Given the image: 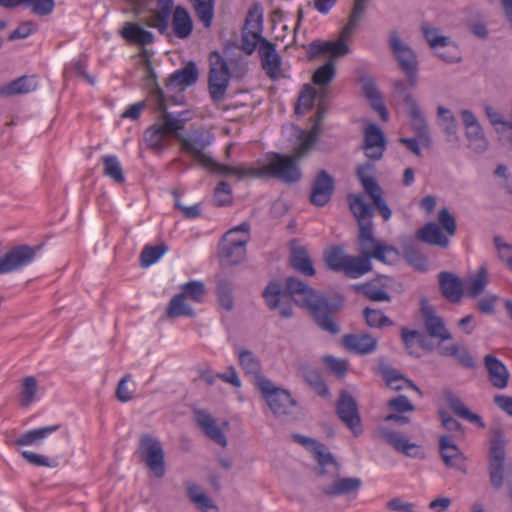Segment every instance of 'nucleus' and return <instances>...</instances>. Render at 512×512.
Masks as SVG:
<instances>
[{"label":"nucleus","instance_id":"nucleus-51","mask_svg":"<svg viewBox=\"0 0 512 512\" xmlns=\"http://www.w3.org/2000/svg\"><path fill=\"white\" fill-rule=\"evenodd\" d=\"M190 2L198 19L204 27L209 28L214 16V0H190Z\"/></svg>","mask_w":512,"mask_h":512},{"label":"nucleus","instance_id":"nucleus-10","mask_svg":"<svg viewBox=\"0 0 512 512\" xmlns=\"http://www.w3.org/2000/svg\"><path fill=\"white\" fill-rule=\"evenodd\" d=\"M177 140L180 142L182 150L209 172L222 173L224 171V165L204 153L208 143L201 135L194 134L188 137L177 135Z\"/></svg>","mask_w":512,"mask_h":512},{"label":"nucleus","instance_id":"nucleus-7","mask_svg":"<svg viewBox=\"0 0 512 512\" xmlns=\"http://www.w3.org/2000/svg\"><path fill=\"white\" fill-rule=\"evenodd\" d=\"M294 442L300 444L313 453L318 466L316 468L317 476H324L326 473L336 475L338 472V463L333 458L328 448L318 442L316 439L304 436L298 433L292 434Z\"/></svg>","mask_w":512,"mask_h":512},{"label":"nucleus","instance_id":"nucleus-8","mask_svg":"<svg viewBox=\"0 0 512 512\" xmlns=\"http://www.w3.org/2000/svg\"><path fill=\"white\" fill-rule=\"evenodd\" d=\"M389 46L392 53L401 68L405 73L411 87L417 84V56L413 49L404 43L396 32H391L389 35Z\"/></svg>","mask_w":512,"mask_h":512},{"label":"nucleus","instance_id":"nucleus-35","mask_svg":"<svg viewBox=\"0 0 512 512\" xmlns=\"http://www.w3.org/2000/svg\"><path fill=\"white\" fill-rule=\"evenodd\" d=\"M59 425H51L28 430L16 438L13 442L15 446H38L43 439L59 429Z\"/></svg>","mask_w":512,"mask_h":512},{"label":"nucleus","instance_id":"nucleus-3","mask_svg":"<svg viewBox=\"0 0 512 512\" xmlns=\"http://www.w3.org/2000/svg\"><path fill=\"white\" fill-rule=\"evenodd\" d=\"M348 203L359 226L358 247L360 255L368 258L369 261L376 259L382 263H388V257L395 254L396 250L374 237L372 223L373 207L365 202L360 194L349 195Z\"/></svg>","mask_w":512,"mask_h":512},{"label":"nucleus","instance_id":"nucleus-40","mask_svg":"<svg viewBox=\"0 0 512 512\" xmlns=\"http://www.w3.org/2000/svg\"><path fill=\"white\" fill-rule=\"evenodd\" d=\"M488 281V269L486 266H481L475 275L470 276L465 280V282H463L464 291L467 296L474 298L484 291Z\"/></svg>","mask_w":512,"mask_h":512},{"label":"nucleus","instance_id":"nucleus-12","mask_svg":"<svg viewBox=\"0 0 512 512\" xmlns=\"http://www.w3.org/2000/svg\"><path fill=\"white\" fill-rule=\"evenodd\" d=\"M321 479V492L327 497H338L357 493L362 485L360 478L340 477L339 471L336 475L326 473L324 476H318Z\"/></svg>","mask_w":512,"mask_h":512},{"label":"nucleus","instance_id":"nucleus-41","mask_svg":"<svg viewBox=\"0 0 512 512\" xmlns=\"http://www.w3.org/2000/svg\"><path fill=\"white\" fill-rule=\"evenodd\" d=\"M381 374L386 382V385L392 390L399 391L409 387L421 394L419 388L411 380L406 379L397 370L389 366H382Z\"/></svg>","mask_w":512,"mask_h":512},{"label":"nucleus","instance_id":"nucleus-42","mask_svg":"<svg viewBox=\"0 0 512 512\" xmlns=\"http://www.w3.org/2000/svg\"><path fill=\"white\" fill-rule=\"evenodd\" d=\"M188 301L181 293L174 295L166 310L167 318L194 317L195 312Z\"/></svg>","mask_w":512,"mask_h":512},{"label":"nucleus","instance_id":"nucleus-57","mask_svg":"<svg viewBox=\"0 0 512 512\" xmlns=\"http://www.w3.org/2000/svg\"><path fill=\"white\" fill-rule=\"evenodd\" d=\"M349 255L339 247H332L325 256L328 267L333 271H344Z\"/></svg>","mask_w":512,"mask_h":512},{"label":"nucleus","instance_id":"nucleus-14","mask_svg":"<svg viewBox=\"0 0 512 512\" xmlns=\"http://www.w3.org/2000/svg\"><path fill=\"white\" fill-rule=\"evenodd\" d=\"M36 255L34 248L28 245H18L0 255V275L19 270L30 264Z\"/></svg>","mask_w":512,"mask_h":512},{"label":"nucleus","instance_id":"nucleus-13","mask_svg":"<svg viewBox=\"0 0 512 512\" xmlns=\"http://www.w3.org/2000/svg\"><path fill=\"white\" fill-rule=\"evenodd\" d=\"M208 91L214 103L224 100V56L218 51L209 55Z\"/></svg>","mask_w":512,"mask_h":512},{"label":"nucleus","instance_id":"nucleus-25","mask_svg":"<svg viewBox=\"0 0 512 512\" xmlns=\"http://www.w3.org/2000/svg\"><path fill=\"white\" fill-rule=\"evenodd\" d=\"M342 344L349 352L366 355L376 350L377 339L367 333L348 334L342 337Z\"/></svg>","mask_w":512,"mask_h":512},{"label":"nucleus","instance_id":"nucleus-59","mask_svg":"<svg viewBox=\"0 0 512 512\" xmlns=\"http://www.w3.org/2000/svg\"><path fill=\"white\" fill-rule=\"evenodd\" d=\"M366 323L372 328H381L384 326H391L392 321L378 309L366 308L364 310Z\"/></svg>","mask_w":512,"mask_h":512},{"label":"nucleus","instance_id":"nucleus-27","mask_svg":"<svg viewBox=\"0 0 512 512\" xmlns=\"http://www.w3.org/2000/svg\"><path fill=\"white\" fill-rule=\"evenodd\" d=\"M417 238L429 245L447 248L449 237L442 230L439 224L429 222L417 231Z\"/></svg>","mask_w":512,"mask_h":512},{"label":"nucleus","instance_id":"nucleus-33","mask_svg":"<svg viewBox=\"0 0 512 512\" xmlns=\"http://www.w3.org/2000/svg\"><path fill=\"white\" fill-rule=\"evenodd\" d=\"M172 29L177 38L186 39L193 31V21L188 11L182 7L177 6L172 15Z\"/></svg>","mask_w":512,"mask_h":512},{"label":"nucleus","instance_id":"nucleus-43","mask_svg":"<svg viewBox=\"0 0 512 512\" xmlns=\"http://www.w3.org/2000/svg\"><path fill=\"white\" fill-rule=\"evenodd\" d=\"M291 265L294 269L307 276L315 275V269L304 247H294L290 258Z\"/></svg>","mask_w":512,"mask_h":512},{"label":"nucleus","instance_id":"nucleus-46","mask_svg":"<svg viewBox=\"0 0 512 512\" xmlns=\"http://www.w3.org/2000/svg\"><path fill=\"white\" fill-rule=\"evenodd\" d=\"M103 163V175L112 179L117 184L125 182L122 165L115 155H106L101 158Z\"/></svg>","mask_w":512,"mask_h":512},{"label":"nucleus","instance_id":"nucleus-60","mask_svg":"<svg viewBox=\"0 0 512 512\" xmlns=\"http://www.w3.org/2000/svg\"><path fill=\"white\" fill-rule=\"evenodd\" d=\"M325 113H326V107L324 105V99L320 98V103L318 105L317 112H316L315 118L313 120L314 121L313 125L308 132H302L301 137H300L301 141L308 140L309 136H311L312 133L315 132L313 144L315 143L317 137L319 136V134L322 130V120L324 118Z\"/></svg>","mask_w":512,"mask_h":512},{"label":"nucleus","instance_id":"nucleus-11","mask_svg":"<svg viewBox=\"0 0 512 512\" xmlns=\"http://www.w3.org/2000/svg\"><path fill=\"white\" fill-rule=\"evenodd\" d=\"M150 95L156 101V110L161 112L159 122L153 125L156 126V129L159 130L164 139L170 135H175L177 138V135H180L178 132L184 129L185 120L175 117L172 113L167 111L165 94L158 85H155Z\"/></svg>","mask_w":512,"mask_h":512},{"label":"nucleus","instance_id":"nucleus-23","mask_svg":"<svg viewBox=\"0 0 512 512\" xmlns=\"http://www.w3.org/2000/svg\"><path fill=\"white\" fill-rule=\"evenodd\" d=\"M199 79V70L194 61H189L183 68L174 71L166 80V88L182 89L191 87L197 83Z\"/></svg>","mask_w":512,"mask_h":512},{"label":"nucleus","instance_id":"nucleus-45","mask_svg":"<svg viewBox=\"0 0 512 512\" xmlns=\"http://www.w3.org/2000/svg\"><path fill=\"white\" fill-rule=\"evenodd\" d=\"M437 116H438V124L448 137V140H453L457 138V120L454 114L448 108L443 106L437 107Z\"/></svg>","mask_w":512,"mask_h":512},{"label":"nucleus","instance_id":"nucleus-52","mask_svg":"<svg viewBox=\"0 0 512 512\" xmlns=\"http://www.w3.org/2000/svg\"><path fill=\"white\" fill-rule=\"evenodd\" d=\"M373 169V165L369 163L363 164L357 168V177L368 195H371L381 189L377 181L372 176Z\"/></svg>","mask_w":512,"mask_h":512},{"label":"nucleus","instance_id":"nucleus-37","mask_svg":"<svg viewBox=\"0 0 512 512\" xmlns=\"http://www.w3.org/2000/svg\"><path fill=\"white\" fill-rule=\"evenodd\" d=\"M37 88V81L34 76H21L0 88V94L13 96L27 94Z\"/></svg>","mask_w":512,"mask_h":512},{"label":"nucleus","instance_id":"nucleus-16","mask_svg":"<svg viewBox=\"0 0 512 512\" xmlns=\"http://www.w3.org/2000/svg\"><path fill=\"white\" fill-rule=\"evenodd\" d=\"M460 115L465 127L468 147L476 153L485 152L489 143L484 135L482 126L474 113L470 110L464 109L460 112Z\"/></svg>","mask_w":512,"mask_h":512},{"label":"nucleus","instance_id":"nucleus-15","mask_svg":"<svg viewBox=\"0 0 512 512\" xmlns=\"http://www.w3.org/2000/svg\"><path fill=\"white\" fill-rule=\"evenodd\" d=\"M337 414L342 422L353 432L355 436L362 433L361 418L358 411V405L353 396L343 390L336 407Z\"/></svg>","mask_w":512,"mask_h":512},{"label":"nucleus","instance_id":"nucleus-31","mask_svg":"<svg viewBox=\"0 0 512 512\" xmlns=\"http://www.w3.org/2000/svg\"><path fill=\"white\" fill-rule=\"evenodd\" d=\"M484 363L493 386L499 389L505 388L508 383L509 373L504 364L493 355H486Z\"/></svg>","mask_w":512,"mask_h":512},{"label":"nucleus","instance_id":"nucleus-2","mask_svg":"<svg viewBox=\"0 0 512 512\" xmlns=\"http://www.w3.org/2000/svg\"><path fill=\"white\" fill-rule=\"evenodd\" d=\"M314 136L315 132L309 136L308 140L301 141L292 155L273 152L268 154L266 162H258L257 166L254 167L226 164V177H234L237 180L245 178H274L287 184L296 183L302 177L298 162L312 148Z\"/></svg>","mask_w":512,"mask_h":512},{"label":"nucleus","instance_id":"nucleus-49","mask_svg":"<svg viewBox=\"0 0 512 512\" xmlns=\"http://www.w3.org/2000/svg\"><path fill=\"white\" fill-rule=\"evenodd\" d=\"M168 246L161 242L155 246L146 245L140 254V265L143 268H147L156 263L166 252Z\"/></svg>","mask_w":512,"mask_h":512},{"label":"nucleus","instance_id":"nucleus-1","mask_svg":"<svg viewBox=\"0 0 512 512\" xmlns=\"http://www.w3.org/2000/svg\"><path fill=\"white\" fill-rule=\"evenodd\" d=\"M262 296L268 308L276 311L282 318L292 317V300H294L298 305L310 309L317 324L323 330L333 335L340 332L333 315L339 311L341 305L329 302L326 298L318 295L313 288L295 277L286 279V290L280 283L270 282Z\"/></svg>","mask_w":512,"mask_h":512},{"label":"nucleus","instance_id":"nucleus-21","mask_svg":"<svg viewBox=\"0 0 512 512\" xmlns=\"http://www.w3.org/2000/svg\"><path fill=\"white\" fill-rule=\"evenodd\" d=\"M334 192V179L325 170H321L312 185L310 201L322 207L326 205Z\"/></svg>","mask_w":512,"mask_h":512},{"label":"nucleus","instance_id":"nucleus-19","mask_svg":"<svg viewBox=\"0 0 512 512\" xmlns=\"http://www.w3.org/2000/svg\"><path fill=\"white\" fill-rule=\"evenodd\" d=\"M367 158L379 160L386 148V140L382 130L375 124H369L364 129V143L362 146Z\"/></svg>","mask_w":512,"mask_h":512},{"label":"nucleus","instance_id":"nucleus-53","mask_svg":"<svg viewBox=\"0 0 512 512\" xmlns=\"http://www.w3.org/2000/svg\"><path fill=\"white\" fill-rule=\"evenodd\" d=\"M505 441L500 430H495L491 438L489 464H504Z\"/></svg>","mask_w":512,"mask_h":512},{"label":"nucleus","instance_id":"nucleus-4","mask_svg":"<svg viewBox=\"0 0 512 512\" xmlns=\"http://www.w3.org/2000/svg\"><path fill=\"white\" fill-rule=\"evenodd\" d=\"M370 0H354L352 12L349 21L343 28L340 39L331 41H313L309 46V54L311 57L320 53H329L333 58L342 57L349 52V47L345 41L353 34L354 30L363 18Z\"/></svg>","mask_w":512,"mask_h":512},{"label":"nucleus","instance_id":"nucleus-64","mask_svg":"<svg viewBox=\"0 0 512 512\" xmlns=\"http://www.w3.org/2000/svg\"><path fill=\"white\" fill-rule=\"evenodd\" d=\"M421 338V333L416 330L402 329V340L410 355L419 356L418 340Z\"/></svg>","mask_w":512,"mask_h":512},{"label":"nucleus","instance_id":"nucleus-29","mask_svg":"<svg viewBox=\"0 0 512 512\" xmlns=\"http://www.w3.org/2000/svg\"><path fill=\"white\" fill-rule=\"evenodd\" d=\"M361 82L365 97L370 102L372 108L379 113L383 121H387L389 114L375 81L371 77H363Z\"/></svg>","mask_w":512,"mask_h":512},{"label":"nucleus","instance_id":"nucleus-18","mask_svg":"<svg viewBox=\"0 0 512 512\" xmlns=\"http://www.w3.org/2000/svg\"><path fill=\"white\" fill-rule=\"evenodd\" d=\"M378 433L383 440L405 456L417 459H423L425 457L423 448L417 443L410 442L401 433L386 428H380Z\"/></svg>","mask_w":512,"mask_h":512},{"label":"nucleus","instance_id":"nucleus-38","mask_svg":"<svg viewBox=\"0 0 512 512\" xmlns=\"http://www.w3.org/2000/svg\"><path fill=\"white\" fill-rule=\"evenodd\" d=\"M444 399L447 405L458 417L476 423L480 427H484V423L482 422L481 418L478 415L470 412L466 405L461 401V399L452 391H445Z\"/></svg>","mask_w":512,"mask_h":512},{"label":"nucleus","instance_id":"nucleus-5","mask_svg":"<svg viewBox=\"0 0 512 512\" xmlns=\"http://www.w3.org/2000/svg\"><path fill=\"white\" fill-rule=\"evenodd\" d=\"M257 387L270 410L277 417L294 416L297 410V403L291 394L264 376L257 377Z\"/></svg>","mask_w":512,"mask_h":512},{"label":"nucleus","instance_id":"nucleus-26","mask_svg":"<svg viewBox=\"0 0 512 512\" xmlns=\"http://www.w3.org/2000/svg\"><path fill=\"white\" fill-rule=\"evenodd\" d=\"M439 287L442 295L450 302H459L464 292L461 279L452 272H440L438 274Z\"/></svg>","mask_w":512,"mask_h":512},{"label":"nucleus","instance_id":"nucleus-20","mask_svg":"<svg viewBox=\"0 0 512 512\" xmlns=\"http://www.w3.org/2000/svg\"><path fill=\"white\" fill-rule=\"evenodd\" d=\"M259 55L265 73L272 80L279 79L283 76L281 70V58L273 43L267 39H262L260 41Z\"/></svg>","mask_w":512,"mask_h":512},{"label":"nucleus","instance_id":"nucleus-9","mask_svg":"<svg viewBox=\"0 0 512 512\" xmlns=\"http://www.w3.org/2000/svg\"><path fill=\"white\" fill-rule=\"evenodd\" d=\"M249 240L250 225L247 222L226 231V266H234L244 261Z\"/></svg>","mask_w":512,"mask_h":512},{"label":"nucleus","instance_id":"nucleus-34","mask_svg":"<svg viewBox=\"0 0 512 512\" xmlns=\"http://www.w3.org/2000/svg\"><path fill=\"white\" fill-rule=\"evenodd\" d=\"M336 75L335 65L332 59L320 66L313 74L312 81L318 86L319 98L325 99L329 89L328 85L332 82Z\"/></svg>","mask_w":512,"mask_h":512},{"label":"nucleus","instance_id":"nucleus-39","mask_svg":"<svg viewBox=\"0 0 512 512\" xmlns=\"http://www.w3.org/2000/svg\"><path fill=\"white\" fill-rule=\"evenodd\" d=\"M187 496L189 500L202 512H217L218 508L213 501L202 491L201 487L192 482H186Z\"/></svg>","mask_w":512,"mask_h":512},{"label":"nucleus","instance_id":"nucleus-50","mask_svg":"<svg viewBox=\"0 0 512 512\" xmlns=\"http://www.w3.org/2000/svg\"><path fill=\"white\" fill-rule=\"evenodd\" d=\"M171 12L170 10L158 7L150 11L145 23L149 27L157 29L161 34H164L169 27Z\"/></svg>","mask_w":512,"mask_h":512},{"label":"nucleus","instance_id":"nucleus-32","mask_svg":"<svg viewBox=\"0 0 512 512\" xmlns=\"http://www.w3.org/2000/svg\"><path fill=\"white\" fill-rule=\"evenodd\" d=\"M196 422L201 430L211 440L224 446V435L217 425L216 420L204 410H196L194 412Z\"/></svg>","mask_w":512,"mask_h":512},{"label":"nucleus","instance_id":"nucleus-48","mask_svg":"<svg viewBox=\"0 0 512 512\" xmlns=\"http://www.w3.org/2000/svg\"><path fill=\"white\" fill-rule=\"evenodd\" d=\"M240 365L247 374L255 377V384L257 385V377L260 375V361L249 350L237 349L236 350Z\"/></svg>","mask_w":512,"mask_h":512},{"label":"nucleus","instance_id":"nucleus-47","mask_svg":"<svg viewBox=\"0 0 512 512\" xmlns=\"http://www.w3.org/2000/svg\"><path fill=\"white\" fill-rule=\"evenodd\" d=\"M38 382L34 376H26L22 379L19 403L22 407L30 406L36 399Z\"/></svg>","mask_w":512,"mask_h":512},{"label":"nucleus","instance_id":"nucleus-22","mask_svg":"<svg viewBox=\"0 0 512 512\" xmlns=\"http://www.w3.org/2000/svg\"><path fill=\"white\" fill-rule=\"evenodd\" d=\"M389 281L390 279L388 277L381 276L369 282L356 285L355 290L371 301L390 302L391 297L387 292Z\"/></svg>","mask_w":512,"mask_h":512},{"label":"nucleus","instance_id":"nucleus-63","mask_svg":"<svg viewBox=\"0 0 512 512\" xmlns=\"http://www.w3.org/2000/svg\"><path fill=\"white\" fill-rule=\"evenodd\" d=\"M38 16H46L52 13L55 7L54 0H24V4Z\"/></svg>","mask_w":512,"mask_h":512},{"label":"nucleus","instance_id":"nucleus-61","mask_svg":"<svg viewBox=\"0 0 512 512\" xmlns=\"http://www.w3.org/2000/svg\"><path fill=\"white\" fill-rule=\"evenodd\" d=\"M262 30H263L262 12L258 8L250 10L246 17L243 31H248L250 33H255V34H261Z\"/></svg>","mask_w":512,"mask_h":512},{"label":"nucleus","instance_id":"nucleus-62","mask_svg":"<svg viewBox=\"0 0 512 512\" xmlns=\"http://www.w3.org/2000/svg\"><path fill=\"white\" fill-rule=\"evenodd\" d=\"M438 221L442 230L450 238L453 237L457 230V224L454 216L447 208H442L438 213Z\"/></svg>","mask_w":512,"mask_h":512},{"label":"nucleus","instance_id":"nucleus-54","mask_svg":"<svg viewBox=\"0 0 512 512\" xmlns=\"http://www.w3.org/2000/svg\"><path fill=\"white\" fill-rule=\"evenodd\" d=\"M180 293L191 302L201 303L204 300L206 289L203 282L191 280L181 286Z\"/></svg>","mask_w":512,"mask_h":512},{"label":"nucleus","instance_id":"nucleus-58","mask_svg":"<svg viewBox=\"0 0 512 512\" xmlns=\"http://www.w3.org/2000/svg\"><path fill=\"white\" fill-rule=\"evenodd\" d=\"M319 97V90H316L310 85H305L299 98L298 104L295 108L297 114H303L305 111L310 110L313 107L314 100Z\"/></svg>","mask_w":512,"mask_h":512},{"label":"nucleus","instance_id":"nucleus-56","mask_svg":"<svg viewBox=\"0 0 512 512\" xmlns=\"http://www.w3.org/2000/svg\"><path fill=\"white\" fill-rule=\"evenodd\" d=\"M300 371L307 383L314 388L319 395L326 396L328 394V387L317 370L308 366H302Z\"/></svg>","mask_w":512,"mask_h":512},{"label":"nucleus","instance_id":"nucleus-30","mask_svg":"<svg viewBox=\"0 0 512 512\" xmlns=\"http://www.w3.org/2000/svg\"><path fill=\"white\" fill-rule=\"evenodd\" d=\"M439 449L442 460L448 467H458L464 460L462 452L448 435L439 436Z\"/></svg>","mask_w":512,"mask_h":512},{"label":"nucleus","instance_id":"nucleus-17","mask_svg":"<svg viewBox=\"0 0 512 512\" xmlns=\"http://www.w3.org/2000/svg\"><path fill=\"white\" fill-rule=\"evenodd\" d=\"M404 102L407 107L409 123L412 130L415 132L417 138L423 145L430 146L431 137L429 133L428 124L417 101L413 98L411 94H406L404 97Z\"/></svg>","mask_w":512,"mask_h":512},{"label":"nucleus","instance_id":"nucleus-36","mask_svg":"<svg viewBox=\"0 0 512 512\" xmlns=\"http://www.w3.org/2000/svg\"><path fill=\"white\" fill-rule=\"evenodd\" d=\"M246 71V57L242 52L226 49V82L230 78H242Z\"/></svg>","mask_w":512,"mask_h":512},{"label":"nucleus","instance_id":"nucleus-6","mask_svg":"<svg viewBox=\"0 0 512 512\" xmlns=\"http://www.w3.org/2000/svg\"><path fill=\"white\" fill-rule=\"evenodd\" d=\"M139 456L156 478L166 473L165 453L160 440L150 434H142L139 439Z\"/></svg>","mask_w":512,"mask_h":512},{"label":"nucleus","instance_id":"nucleus-24","mask_svg":"<svg viewBox=\"0 0 512 512\" xmlns=\"http://www.w3.org/2000/svg\"><path fill=\"white\" fill-rule=\"evenodd\" d=\"M422 313L424 326L430 337L438 339L440 342L450 340L452 338V335L446 328L443 319L436 315L432 307L428 305L423 306Z\"/></svg>","mask_w":512,"mask_h":512},{"label":"nucleus","instance_id":"nucleus-55","mask_svg":"<svg viewBox=\"0 0 512 512\" xmlns=\"http://www.w3.org/2000/svg\"><path fill=\"white\" fill-rule=\"evenodd\" d=\"M421 30L425 40L431 48L446 47L450 44V39L448 37L441 35L438 28L432 27L427 22L421 25Z\"/></svg>","mask_w":512,"mask_h":512},{"label":"nucleus","instance_id":"nucleus-44","mask_svg":"<svg viewBox=\"0 0 512 512\" xmlns=\"http://www.w3.org/2000/svg\"><path fill=\"white\" fill-rule=\"evenodd\" d=\"M372 270V263L363 256H349L345 265L344 274L349 278H359Z\"/></svg>","mask_w":512,"mask_h":512},{"label":"nucleus","instance_id":"nucleus-28","mask_svg":"<svg viewBox=\"0 0 512 512\" xmlns=\"http://www.w3.org/2000/svg\"><path fill=\"white\" fill-rule=\"evenodd\" d=\"M120 35L127 42L141 46L152 44L155 40L154 35L150 31L133 22H125Z\"/></svg>","mask_w":512,"mask_h":512}]
</instances>
